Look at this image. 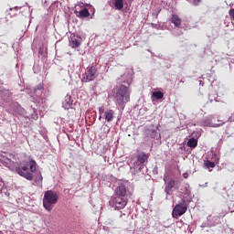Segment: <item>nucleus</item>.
<instances>
[{"label":"nucleus","mask_w":234,"mask_h":234,"mask_svg":"<svg viewBox=\"0 0 234 234\" xmlns=\"http://www.w3.org/2000/svg\"><path fill=\"white\" fill-rule=\"evenodd\" d=\"M37 163L34 159L29 161H22L18 166H16L15 172L22 177H25L27 181H33V173L37 172Z\"/></svg>","instance_id":"f257e3e1"},{"label":"nucleus","mask_w":234,"mask_h":234,"mask_svg":"<svg viewBox=\"0 0 234 234\" xmlns=\"http://www.w3.org/2000/svg\"><path fill=\"white\" fill-rule=\"evenodd\" d=\"M112 94L117 107L123 111L126 102H129L131 100V90H129V87L122 84L121 86L113 87Z\"/></svg>","instance_id":"f03ea898"},{"label":"nucleus","mask_w":234,"mask_h":234,"mask_svg":"<svg viewBox=\"0 0 234 234\" xmlns=\"http://www.w3.org/2000/svg\"><path fill=\"white\" fill-rule=\"evenodd\" d=\"M58 195L56 191L48 190L45 191L44 198H43V206L47 211H52L54 206L58 204Z\"/></svg>","instance_id":"7ed1b4c3"},{"label":"nucleus","mask_w":234,"mask_h":234,"mask_svg":"<svg viewBox=\"0 0 234 234\" xmlns=\"http://www.w3.org/2000/svg\"><path fill=\"white\" fill-rule=\"evenodd\" d=\"M188 205L185 199H182L181 202L175 206L172 216L177 219L180 216H183L186 213Z\"/></svg>","instance_id":"20e7f679"},{"label":"nucleus","mask_w":234,"mask_h":234,"mask_svg":"<svg viewBox=\"0 0 234 234\" xmlns=\"http://www.w3.org/2000/svg\"><path fill=\"white\" fill-rule=\"evenodd\" d=\"M109 204L115 209H123L127 206V200L121 197L120 195H116L111 198Z\"/></svg>","instance_id":"39448f33"},{"label":"nucleus","mask_w":234,"mask_h":234,"mask_svg":"<svg viewBox=\"0 0 234 234\" xmlns=\"http://www.w3.org/2000/svg\"><path fill=\"white\" fill-rule=\"evenodd\" d=\"M85 75H86L84 76L85 82L94 81L95 78L98 77V69H96V67L94 66H91L88 69Z\"/></svg>","instance_id":"423d86ee"},{"label":"nucleus","mask_w":234,"mask_h":234,"mask_svg":"<svg viewBox=\"0 0 234 234\" xmlns=\"http://www.w3.org/2000/svg\"><path fill=\"white\" fill-rule=\"evenodd\" d=\"M144 133L146 138H155L157 134V130L154 124H151L148 125L147 127H144Z\"/></svg>","instance_id":"0eeeda50"},{"label":"nucleus","mask_w":234,"mask_h":234,"mask_svg":"<svg viewBox=\"0 0 234 234\" xmlns=\"http://www.w3.org/2000/svg\"><path fill=\"white\" fill-rule=\"evenodd\" d=\"M148 159L149 154L146 153H139V154H137V161L141 164L139 170H142V168L144 167L145 162H148Z\"/></svg>","instance_id":"6e6552de"},{"label":"nucleus","mask_w":234,"mask_h":234,"mask_svg":"<svg viewBox=\"0 0 234 234\" xmlns=\"http://www.w3.org/2000/svg\"><path fill=\"white\" fill-rule=\"evenodd\" d=\"M115 194L121 197H124L127 195L126 185L121 184L115 188Z\"/></svg>","instance_id":"1a4fd4ad"},{"label":"nucleus","mask_w":234,"mask_h":234,"mask_svg":"<svg viewBox=\"0 0 234 234\" xmlns=\"http://www.w3.org/2000/svg\"><path fill=\"white\" fill-rule=\"evenodd\" d=\"M103 117L107 121V122H112L115 118L114 110L108 109L103 112Z\"/></svg>","instance_id":"9d476101"},{"label":"nucleus","mask_w":234,"mask_h":234,"mask_svg":"<svg viewBox=\"0 0 234 234\" xmlns=\"http://www.w3.org/2000/svg\"><path fill=\"white\" fill-rule=\"evenodd\" d=\"M170 21L173 25H175L176 27L180 28L182 26V19L176 14L172 15Z\"/></svg>","instance_id":"9b49d317"},{"label":"nucleus","mask_w":234,"mask_h":234,"mask_svg":"<svg viewBox=\"0 0 234 234\" xmlns=\"http://www.w3.org/2000/svg\"><path fill=\"white\" fill-rule=\"evenodd\" d=\"M175 186L176 181H174V179H170V181H168L167 185L165 186V191L166 192L167 195H169L171 191H173Z\"/></svg>","instance_id":"f8f14e48"},{"label":"nucleus","mask_w":234,"mask_h":234,"mask_svg":"<svg viewBox=\"0 0 234 234\" xmlns=\"http://www.w3.org/2000/svg\"><path fill=\"white\" fill-rule=\"evenodd\" d=\"M197 144H198V141L197 139H196V137H190V139H188V143H187L188 147L197 148Z\"/></svg>","instance_id":"ddd939ff"},{"label":"nucleus","mask_w":234,"mask_h":234,"mask_svg":"<svg viewBox=\"0 0 234 234\" xmlns=\"http://www.w3.org/2000/svg\"><path fill=\"white\" fill-rule=\"evenodd\" d=\"M90 16V10L87 9V7H84L82 10L79 12V16H80V18H87Z\"/></svg>","instance_id":"4468645a"},{"label":"nucleus","mask_w":234,"mask_h":234,"mask_svg":"<svg viewBox=\"0 0 234 234\" xmlns=\"http://www.w3.org/2000/svg\"><path fill=\"white\" fill-rule=\"evenodd\" d=\"M71 104H72V101H71L70 96H66L65 101H63V102H62L64 109H69Z\"/></svg>","instance_id":"2eb2a0df"},{"label":"nucleus","mask_w":234,"mask_h":234,"mask_svg":"<svg viewBox=\"0 0 234 234\" xmlns=\"http://www.w3.org/2000/svg\"><path fill=\"white\" fill-rule=\"evenodd\" d=\"M70 44L72 48H78L80 47L81 41L80 38H71Z\"/></svg>","instance_id":"dca6fc26"},{"label":"nucleus","mask_w":234,"mask_h":234,"mask_svg":"<svg viewBox=\"0 0 234 234\" xmlns=\"http://www.w3.org/2000/svg\"><path fill=\"white\" fill-rule=\"evenodd\" d=\"M204 167L209 170V172H211V168H215L216 164L215 162L212 161H204Z\"/></svg>","instance_id":"f3484780"},{"label":"nucleus","mask_w":234,"mask_h":234,"mask_svg":"<svg viewBox=\"0 0 234 234\" xmlns=\"http://www.w3.org/2000/svg\"><path fill=\"white\" fill-rule=\"evenodd\" d=\"M19 7H17V5H16L15 7H10L9 10H7V14L10 16H16V12H18Z\"/></svg>","instance_id":"a211bd4d"},{"label":"nucleus","mask_w":234,"mask_h":234,"mask_svg":"<svg viewBox=\"0 0 234 234\" xmlns=\"http://www.w3.org/2000/svg\"><path fill=\"white\" fill-rule=\"evenodd\" d=\"M123 0H115L114 6L118 10L123 9Z\"/></svg>","instance_id":"6ab92c4d"},{"label":"nucleus","mask_w":234,"mask_h":234,"mask_svg":"<svg viewBox=\"0 0 234 234\" xmlns=\"http://www.w3.org/2000/svg\"><path fill=\"white\" fill-rule=\"evenodd\" d=\"M153 96H154L156 100H162L164 98V93L163 91H154Z\"/></svg>","instance_id":"aec40b11"},{"label":"nucleus","mask_w":234,"mask_h":234,"mask_svg":"<svg viewBox=\"0 0 234 234\" xmlns=\"http://www.w3.org/2000/svg\"><path fill=\"white\" fill-rule=\"evenodd\" d=\"M224 124H225V122L220 121L219 123H208V127L217 128V127H221Z\"/></svg>","instance_id":"412c9836"},{"label":"nucleus","mask_w":234,"mask_h":234,"mask_svg":"<svg viewBox=\"0 0 234 234\" xmlns=\"http://www.w3.org/2000/svg\"><path fill=\"white\" fill-rule=\"evenodd\" d=\"M126 219H127V214L122 213V212L121 211V214H120V216H119V220H120V222H124Z\"/></svg>","instance_id":"4be33fe9"},{"label":"nucleus","mask_w":234,"mask_h":234,"mask_svg":"<svg viewBox=\"0 0 234 234\" xmlns=\"http://www.w3.org/2000/svg\"><path fill=\"white\" fill-rule=\"evenodd\" d=\"M229 16L234 20V9H229Z\"/></svg>","instance_id":"5701e85b"},{"label":"nucleus","mask_w":234,"mask_h":234,"mask_svg":"<svg viewBox=\"0 0 234 234\" xmlns=\"http://www.w3.org/2000/svg\"><path fill=\"white\" fill-rule=\"evenodd\" d=\"M183 177H184L185 179H187V177H188V173H183Z\"/></svg>","instance_id":"b1692460"},{"label":"nucleus","mask_w":234,"mask_h":234,"mask_svg":"<svg viewBox=\"0 0 234 234\" xmlns=\"http://www.w3.org/2000/svg\"><path fill=\"white\" fill-rule=\"evenodd\" d=\"M99 113H100V114H103V113H104V110L100 109V110H99Z\"/></svg>","instance_id":"393cba45"},{"label":"nucleus","mask_w":234,"mask_h":234,"mask_svg":"<svg viewBox=\"0 0 234 234\" xmlns=\"http://www.w3.org/2000/svg\"><path fill=\"white\" fill-rule=\"evenodd\" d=\"M39 177H40V181H43V177L41 174H39Z\"/></svg>","instance_id":"a878e982"},{"label":"nucleus","mask_w":234,"mask_h":234,"mask_svg":"<svg viewBox=\"0 0 234 234\" xmlns=\"http://www.w3.org/2000/svg\"><path fill=\"white\" fill-rule=\"evenodd\" d=\"M197 1L199 3L201 0H195V2H197Z\"/></svg>","instance_id":"bb28decb"},{"label":"nucleus","mask_w":234,"mask_h":234,"mask_svg":"<svg viewBox=\"0 0 234 234\" xmlns=\"http://www.w3.org/2000/svg\"><path fill=\"white\" fill-rule=\"evenodd\" d=\"M181 82H184V80H181Z\"/></svg>","instance_id":"cd10ccee"}]
</instances>
